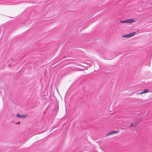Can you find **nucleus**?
Returning a JSON list of instances; mask_svg holds the SVG:
<instances>
[{
    "label": "nucleus",
    "mask_w": 152,
    "mask_h": 152,
    "mask_svg": "<svg viewBox=\"0 0 152 152\" xmlns=\"http://www.w3.org/2000/svg\"><path fill=\"white\" fill-rule=\"evenodd\" d=\"M136 32H134L132 33H130L129 34H126L124 35H123L122 37L123 38L124 37H132L133 36L134 34H135Z\"/></svg>",
    "instance_id": "1"
},
{
    "label": "nucleus",
    "mask_w": 152,
    "mask_h": 152,
    "mask_svg": "<svg viewBox=\"0 0 152 152\" xmlns=\"http://www.w3.org/2000/svg\"><path fill=\"white\" fill-rule=\"evenodd\" d=\"M149 92V90L148 89H146L142 91L139 93H137V95H141L142 94H145V93L148 92Z\"/></svg>",
    "instance_id": "2"
},
{
    "label": "nucleus",
    "mask_w": 152,
    "mask_h": 152,
    "mask_svg": "<svg viewBox=\"0 0 152 152\" xmlns=\"http://www.w3.org/2000/svg\"><path fill=\"white\" fill-rule=\"evenodd\" d=\"M16 117L19 118H24L27 117V115H21L19 114H18L16 115Z\"/></svg>",
    "instance_id": "3"
},
{
    "label": "nucleus",
    "mask_w": 152,
    "mask_h": 152,
    "mask_svg": "<svg viewBox=\"0 0 152 152\" xmlns=\"http://www.w3.org/2000/svg\"><path fill=\"white\" fill-rule=\"evenodd\" d=\"M135 22V20L134 18L131 19H128L126 20V23H132L133 22Z\"/></svg>",
    "instance_id": "4"
},
{
    "label": "nucleus",
    "mask_w": 152,
    "mask_h": 152,
    "mask_svg": "<svg viewBox=\"0 0 152 152\" xmlns=\"http://www.w3.org/2000/svg\"><path fill=\"white\" fill-rule=\"evenodd\" d=\"M117 133V132L115 131H112L110 132L107 134V136H110L113 134H115Z\"/></svg>",
    "instance_id": "5"
},
{
    "label": "nucleus",
    "mask_w": 152,
    "mask_h": 152,
    "mask_svg": "<svg viewBox=\"0 0 152 152\" xmlns=\"http://www.w3.org/2000/svg\"><path fill=\"white\" fill-rule=\"evenodd\" d=\"M120 22L121 23H126V20L124 21H120Z\"/></svg>",
    "instance_id": "6"
},
{
    "label": "nucleus",
    "mask_w": 152,
    "mask_h": 152,
    "mask_svg": "<svg viewBox=\"0 0 152 152\" xmlns=\"http://www.w3.org/2000/svg\"><path fill=\"white\" fill-rule=\"evenodd\" d=\"M133 126V123H132V124H131L130 125V127H131V126Z\"/></svg>",
    "instance_id": "7"
},
{
    "label": "nucleus",
    "mask_w": 152,
    "mask_h": 152,
    "mask_svg": "<svg viewBox=\"0 0 152 152\" xmlns=\"http://www.w3.org/2000/svg\"><path fill=\"white\" fill-rule=\"evenodd\" d=\"M150 4L151 5H152V2Z\"/></svg>",
    "instance_id": "8"
}]
</instances>
